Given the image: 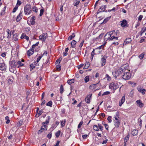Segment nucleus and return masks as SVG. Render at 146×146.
<instances>
[{
    "label": "nucleus",
    "mask_w": 146,
    "mask_h": 146,
    "mask_svg": "<svg viewBox=\"0 0 146 146\" xmlns=\"http://www.w3.org/2000/svg\"><path fill=\"white\" fill-rule=\"evenodd\" d=\"M48 119L46 120L44 122L42 123V124L43 125H45V126H46V125L48 124L49 122V120L50 119V116H48L47 117Z\"/></svg>",
    "instance_id": "nucleus-15"
},
{
    "label": "nucleus",
    "mask_w": 146,
    "mask_h": 146,
    "mask_svg": "<svg viewBox=\"0 0 146 146\" xmlns=\"http://www.w3.org/2000/svg\"><path fill=\"white\" fill-rule=\"evenodd\" d=\"M129 134L125 137L124 140V142L125 143H126L127 141L129 140Z\"/></svg>",
    "instance_id": "nucleus-24"
},
{
    "label": "nucleus",
    "mask_w": 146,
    "mask_h": 146,
    "mask_svg": "<svg viewBox=\"0 0 146 146\" xmlns=\"http://www.w3.org/2000/svg\"><path fill=\"white\" fill-rule=\"evenodd\" d=\"M105 78L107 79L108 80H111V78L110 76L108 74H106V75Z\"/></svg>",
    "instance_id": "nucleus-41"
},
{
    "label": "nucleus",
    "mask_w": 146,
    "mask_h": 146,
    "mask_svg": "<svg viewBox=\"0 0 146 146\" xmlns=\"http://www.w3.org/2000/svg\"><path fill=\"white\" fill-rule=\"evenodd\" d=\"M21 39L25 38L26 39L27 41L29 40V37L27 36L24 33H23L22 34V35L21 37Z\"/></svg>",
    "instance_id": "nucleus-17"
},
{
    "label": "nucleus",
    "mask_w": 146,
    "mask_h": 146,
    "mask_svg": "<svg viewBox=\"0 0 146 146\" xmlns=\"http://www.w3.org/2000/svg\"><path fill=\"white\" fill-rule=\"evenodd\" d=\"M30 22L31 23V25H34L35 23V21L32 19H31L30 20Z\"/></svg>",
    "instance_id": "nucleus-55"
},
{
    "label": "nucleus",
    "mask_w": 146,
    "mask_h": 146,
    "mask_svg": "<svg viewBox=\"0 0 146 146\" xmlns=\"http://www.w3.org/2000/svg\"><path fill=\"white\" fill-rule=\"evenodd\" d=\"M97 84H91L90 86V89H93V88H94L95 87V86Z\"/></svg>",
    "instance_id": "nucleus-34"
},
{
    "label": "nucleus",
    "mask_w": 146,
    "mask_h": 146,
    "mask_svg": "<svg viewBox=\"0 0 146 146\" xmlns=\"http://www.w3.org/2000/svg\"><path fill=\"white\" fill-rule=\"evenodd\" d=\"M113 122L114 125L116 128L119 127L120 125L121 119L119 117L118 112H116V114L114 115Z\"/></svg>",
    "instance_id": "nucleus-3"
},
{
    "label": "nucleus",
    "mask_w": 146,
    "mask_h": 146,
    "mask_svg": "<svg viewBox=\"0 0 146 146\" xmlns=\"http://www.w3.org/2000/svg\"><path fill=\"white\" fill-rule=\"evenodd\" d=\"M138 131L136 129L133 130L132 132V134L133 136L136 135L138 134Z\"/></svg>",
    "instance_id": "nucleus-23"
},
{
    "label": "nucleus",
    "mask_w": 146,
    "mask_h": 146,
    "mask_svg": "<svg viewBox=\"0 0 146 146\" xmlns=\"http://www.w3.org/2000/svg\"><path fill=\"white\" fill-rule=\"evenodd\" d=\"M94 129L96 131H98L99 130L98 127L96 125H94Z\"/></svg>",
    "instance_id": "nucleus-48"
},
{
    "label": "nucleus",
    "mask_w": 146,
    "mask_h": 146,
    "mask_svg": "<svg viewBox=\"0 0 146 146\" xmlns=\"http://www.w3.org/2000/svg\"><path fill=\"white\" fill-rule=\"evenodd\" d=\"M102 58L101 59V63L102 66H104L106 62V59L107 57L105 56H102Z\"/></svg>",
    "instance_id": "nucleus-9"
},
{
    "label": "nucleus",
    "mask_w": 146,
    "mask_h": 146,
    "mask_svg": "<svg viewBox=\"0 0 146 146\" xmlns=\"http://www.w3.org/2000/svg\"><path fill=\"white\" fill-rule=\"evenodd\" d=\"M30 70L31 71L33 69L35 68L34 66V64H31L30 65Z\"/></svg>",
    "instance_id": "nucleus-32"
},
{
    "label": "nucleus",
    "mask_w": 146,
    "mask_h": 146,
    "mask_svg": "<svg viewBox=\"0 0 146 146\" xmlns=\"http://www.w3.org/2000/svg\"><path fill=\"white\" fill-rule=\"evenodd\" d=\"M60 92L61 94H62L64 91V88L62 85H61L60 86Z\"/></svg>",
    "instance_id": "nucleus-36"
},
{
    "label": "nucleus",
    "mask_w": 146,
    "mask_h": 146,
    "mask_svg": "<svg viewBox=\"0 0 146 146\" xmlns=\"http://www.w3.org/2000/svg\"><path fill=\"white\" fill-rule=\"evenodd\" d=\"M60 133V131H58L56 133H55V136L56 137H59Z\"/></svg>",
    "instance_id": "nucleus-39"
},
{
    "label": "nucleus",
    "mask_w": 146,
    "mask_h": 146,
    "mask_svg": "<svg viewBox=\"0 0 146 146\" xmlns=\"http://www.w3.org/2000/svg\"><path fill=\"white\" fill-rule=\"evenodd\" d=\"M143 16L142 15H140L139 16V17L138 18V20L139 21H141L142 20V19L143 18Z\"/></svg>",
    "instance_id": "nucleus-59"
},
{
    "label": "nucleus",
    "mask_w": 146,
    "mask_h": 146,
    "mask_svg": "<svg viewBox=\"0 0 146 146\" xmlns=\"http://www.w3.org/2000/svg\"><path fill=\"white\" fill-rule=\"evenodd\" d=\"M32 10L33 11H35L36 13H37L38 12V9L36 7L34 6L32 8Z\"/></svg>",
    "instance_id": "nucleus-37"
},
{
    "label": "nucleus",
    "mask_w": 146,
    "mask_h": 146,
    "mask_svg": "<svg viewBox=\"0 0 146 146\" xmlns=\"http://www.w3.org/2000/svg\"><path fill=\"white\" fill-rule=\"evenodd\" d=\"M41 58H42V56H39V57H38L37 59V60H36V62H38L40 60Z\"/></svg>",
    "instance_id": "nucleus-63"
},
{
    "label": "nucleus",
    "mask_w": 146,
    "mask_h": 146,
    "mask_svg": "<svg viewBox=\"0 0 146 146\" xmlns=\"http://www.w3.org/2000/svg\"><path fill=\"white\" fill-rule=\"evenodd\" d=\"M137 90L139 92L141 93L143 95L145 94L146 92V90L145 89H142L140 87L139 88H137Z\"/></svg>",
    "instance_id": "nucleus-19"
},
{
    "label": "nucleus",
    "mask_w": 146,
    "mask_h": 146,
    "mask_svg": "<svg viewBox=\"0 0 146 146\" xmlns=\"http://www.w3.org/2000/svg\"><path fill=\"white\" fill-rule=\"evenodd\" d=\"M6 69V66L4 63H0V70L5 71Z\"/></svg>",
    "instance_id": "nucleus-10"
},
{
    "label": "nucleus",
    "mask_w": 146,
    "mask_h": 146,
    "mask_svg": "<svg viewBox=\"0 0 146 146\" xmlns=\"http://www.w3.org/2000/svg\"><path fill=\"white\" fill-rule=\"evenodd\" d=\"M110 92L109 91H106L104 92L102 95V96L104 95H107L110 94Z\"/></svg>",
    "instance_id": "nucleus-44"
},
{
    "label": "nucleus",
    "mask_w": 146,
    "mask_h": 146,
    "mask_svg": "<svg viewBox=\"0 0 146 146\" xmlns=\"http://www.w3.org/2000/svg\"><path fill=\"white\" fill-rule=\"evenodd\" d=\"M65 121H61V126L62 127H64L65 125Z\"/></svg>",
    "instance_id": "nucleus-51"
},
{
    "label": "nucleus",
    "mask_w": 146,
    "mask_h": 146,
    "mask_svg": "<svg viewBox=\"0 0 146 146\" xmlns=\"http://www.w3.org/2000/svg\"><path fill=\"white\" fill-rule=\"evenodd\" d=\"M34 50L31 49H30L27 52V55L28 56H30L34 53Z\"/></svg>",
    "instance_id": "nucleus-22"
},
{
    "label": "nucleus",
    "mask_w": 146,
    "mask_h": 146,
    "mask_svg": "<svg viewBox=\"0 0 146 146\" xmlns=\"http://www.w3.org/2000/svg\"><path fill=\"white\" fill-rule=\"evenodd\" d=\"M21 4V2L19 0H18L17 3V5H18L19 6H20Z\"/></svg>",
    "instance_id": "nucleus-60"
},
{
    "label": "nucleus",
    "mask_w": 146,
    "mask_h": 146,
    "mask_svg": "<svg viewBox=\"0 0 146 146\" xmlns=\"http://www.w3.org/2000/svg\"><path fill=\"white\" fill-rule=\"evenodd\" d=\"M6 53L5 52L2 53L1 55V56L3 57H5L6 56Z\"/></svg>",
    "instance_id": "nucleus-61"
},
{
    "label": "nucleus",
    "mask_w": 146,
    "mask_h": 146,
    "mask_svg": "<svg viewBox=\"0 0 146 146\" xmlns=\"http://www.w3.org/2000/svg\"><path fill=\"white\" fill-rule=\"evenodd\" d=\"M115 32V31L113 30L112 31L107 33L105 35L104 37V40H105L107 41L110 39L111 36L113 34V33Z\"/></svg>",
    "instance_id": "nucleus-6"
},
{
    "label": "nucleus",
    "mask_w": 146,
    "mask_h": 146,
    "mask_svg": "<svg viewBox=\"0 0 146 146\" xmlns=\"http://www.w3.org/2000/svg\"><path fill=\"white\" fill-rule=\"evenodd\" d=\"M89 80V77L88 76H86L84 78L85 82L87 83Z\"/></svg>",
    "instance_id": "nucleus-38"
},
{
    "label": "nucleus",
    "mask_w": 146,
    "mask_h": 146,
    "mask_svg": "<svg viewBox=\"0 0 146 146\" xmlns=\"http://www.w3.org/2000/svg\"><path fill=\"white\" fill-rule=\"evenodd\" d=\"M106 129L108 130V128H109V126L107 124H104Z\"/></svg>",
    "instance_id": "nucleus-62"
},
{
    "label": "nucleus",
    "mask_w": 146,
    "mask_h": 146,
    "mask_svg": "<svg viewBox=\"0 0 146 146\" xmlns=\"http://www.w3.org/2000/svg\"><path fill=\"white\" fill-rule=\"evenodd\" d=\"M89 62H87L86 64H85L84 67V69H86L88 68V67L89 66Z\"/></svg>",
    "instance_id": "nucleus-42"
},
{
    "label": "nucleus",
    "mask_w": 146,
    "mask_h": 146,
    "mask_svg": "<svg viewBox=\"0 0 146 146\" xmlns=\"http://www.w3.org/2000/svg\"><path fill=\"white\" fill-rule=\"evenodd\" d=\"M7 32L8 34V37H10L11 36V32L10 31L9 29H7Z\"/></svg>",
    "instance_id": "nucleus-35"
},
{
    "label": "nucleus",
    "mask_w": 146,
    "mask_h": 146,
    "mask_svg": "<svg viewBox=\"0 0 146 146\" xmlns=\"http://www.w3.org/2000/svg\"><path fill=\"white\" fill-rule=\"evenodd\" d=\"M41 130H42L43 131H45L47 130L46 126H45V125H43L41 127Z\"/></svg>",
    "instance_id": "nucleus-30"
},
{
    "label": "nucleus",
    "mask_w": 146,
    "mask_h": 146,
    "mask_svg": "<svg viewBox=\"0 0 146 146\" xmlns=\"http://www.w3.org/2000/svg\"><path fill=\"white\" fill-rule=\"evenodd\" d=\"M22 12L21 11L19 14L18 15L17 17L16 21L17 22L19 21L20 20L22 19L23 16L22 15Z\"/></svg>",
    "instance_id": "nucleus-11"
},
{
    "label": "nucleus",
    "mask_w": 146,
    "mask_h": 146,
    "mask_svg": "<svg viewBox=\"0 0 146 146\" xmlns=\"http://www.w3.org/2000/svg\"><path fill=\"white\" fill-rule=\"evenodd\" d=\"M75 34L73 33L72 34V35H71L68 38V40H72L73 39V38H74L75 37Z\"/></svg>",
    "instance_id": "nucleus-26"
},
{
    "label": "nucleus",
    "mask_w": 146,
    "mask_h": 146,
    "mask_svg": "<svg viewBox=\"0 0 146 146\" xmlns=\"http://www.w3.org/2000/svg\"><path fill=\"white\" fill-rule=\"evenodd\" d=\"M80 2L79 0H76L74 3V5L77 6L79 4Z\"/></svg>",
    "instance_id": "nucleus-43"
},
{
    "label": "nucleus",
    "mask_w": 146,
    "mask_h": 146,
    "mask_svg": "<svg viewBox=\"0 0 146 146\" xmlns=\"http://www.w3.org/2000/svg\"><path fill=\"white\" fill-rule=\"evenodd\" d=\"M122 73L123 74L121 77L124 80H129L133 77L132 74L130 72V70H129V68L127 69H125V72Z\"/></svg>",
    "instance_id": "nucleus-2"
},
{
    "label": "nucleus",
    "mask_w": 146,
    "mask_h": 146,
    "mask_svg": "<svg viewBox=\"0 0 146 146\" xmlns=\"http://www.w3.org/2000/svg\"><path fill=\"white\" fill-rule=\"evenodd\" d=\"M83 123V122L82 121H80L78 125V128H80L81 127V125H82Z\"/></svg>",
    "instance_id": "nucleus-52"
},
{
    "label": "nucleus",
    "mask_w": 146,
    "mask_h": 146,
    "mask_svg": "<svg viewBox=\"0 0 146 146\" xmlns=\"http://www.w3.org/2000/svg\"><path fill=\"white\" fill-rule=\"evenodd\" d=\"M106 6L103 5L100 7V8L99 9L98 11V13H100L102 12H104V11L106 9Z\"/></svg>",
    "instance_id": "nucleus-14"
},
{
    "label": "nucleus",
    "mask_w": 146,
    "mask_h": 146,
    "mask_svg": "<svg viewBox=\"0 0 146 146\" xmlns=\"http://www.w3.org/2000/svg\"><path fill=\"white\" fill-rule=\"evenodd\" d=\"M111 116H109L107 118L108 120L109 121V123H111Z\"/></svg>",
    "instance_id": "nucleus-57"
},
{
    "label": "nucleus",
    "mask_w": 146,
    "mask_h": 146,
    "mask_svg": "<svg viewBox=\"0 0 146 146\" xmlns=\"http://www.w3.org/2000/svg\"><path fill=\"white\" fill-rule=\"evenodd\" d=\"M30 28L29 27H26L25 29V31L27 32H29L30 31Z\"/></svg>",
    "instance_id": "nucleus-58"
},
{
    "label": "nucleus",
    "mask_w": 146,
    "mask_h": 146,
    "mask_svg": "<svg viewBox=\"0 0 146 146\" xmlns=\"http://www.w3.org/2000/svg\"><path fill=\"white\" fill-rule=\"evenodd\" d=\"M92 96V94H90L88 95L85 98V101L87 103H90V100Z\"/></svg>",
    "instance_id": "nucleus-12"
},
{
    "label": "nucleus",
    "mask_w": 146,
    "mask_h": 146,
    "mask_svg": "<svg viewBox=\"0 0 146 146\" xmlns=\"http://www.w3.org/2000/svg\"><path fill=\"white\" fill-rule=\"evenodd\" d=\"M31 5L30 4H27L24 7V12L25 15H29L32 11Z\"/></svg>",
    "instance_id": "nucleus-4"
},
{
    "label": "nucleus",
    "mask_w": 146,
    "mask_h": 146,
    "mask_svg": "<svg viewBox=\"0 0 146 146\" xmlns=\"http://www.w3.org/2000/svg\"><path fill=\"white\" fill-rule=\"evenodd\" d=\"M74 79H71L67 81V83L69 84H70L74 82Z\"/></svg>",
    "instance_id": "nucleus-27"
},
{
    "label": "nucleus",
    "mask_w": 146,
    "mask_h": 146,
    "mask_svg": "<svg viewBox=\"0 0 146 146\" xmlns=\"http://www.w3.org/2000/svg\"><path fill=\"white\" fill-rule=\"evenodd\" d=\"M47 106L51 107L52 105V102L50 101L48 102L46 104Z\"/></svg>",
    "instance_id": "nucleus-40"
},
{
    "label": "nucleus",
    "mask_w": 146,
    "mask_h": 146,
    "mask_svg": "<svg viewBox=\"0 0 146 146\" xmlns=\"http://www.w3.org/2000/svg\"><path fill=\"white\" fill-rule=\"evenodd\" d=\"M130 95L131 97H132L133 95V91L131 90L130 93Z\"/></svg>",
    "instance_id": "nucleus-64"
},
{
    "label": "nucleus",
    "mask_w": 146,
    "mask_h": 146,
    "mask_svg": "<svg viewBox=\"0 0 146 146\" xmlns=\"http://www.w3.org/2000/svg\"><path fill=\"white\" fill-rule=\"evenodd\" d=\"M146 31V27H143L141 29V31L142 33H144Z\"/></svg>",
    "instance_id": "nucleus-50"
},
{
    "label": "nucleus",
    "mask_w": 146,
    "mask_h": 146,
    "mask_svg": "<svg viewBox=\"0 0 146 146\" xmlns=\"http://www.w3.org/2000/svg\"><path fill=\"white\" fill-rule=\"evenodd\" d=\"M103 47L104 46L103 45H102L94 49V50L95 52V54H97L100 53L102 50V47Z\"/></svg>",
    "instance_id": "nucleus-7"
},
{
    "label": "nucleus",
    "mask_w": 146,
    "mask_h": 146,
    "mask_svg": "<svg viewBox=\"0 0 146 146\" xmlns=\"http://www.w3.org/2000/svg\"><path fill=\"white\" fill-rule=\"evenodd\" d=\"M131 41V38H127L125 40V41L124 42L123 45H126L127 44L130 43Z\"/></svg>",
    "instance_id": "nucleus-20"
},
{
    "label": "nucleus",
    "mask_w": 146,
    "mask_h": 146,
    "mask_svg": "<svg viewBox=\"0 0 146 146\" xmlns=\"http://www.w3.org/2000/svg\"><path fill=\"white\" fill-rule=\"evenodd\" d=\"M13 39L14 40H16L18 39V38L17 37V34H15L13 35Z\"/></svg>",
    "instance_id": "nucleus-46"
},
{
    "label": "nucleus",
    "mask_w": 146,
    "mask_h": 146,
    "mask_svg": "<svg viewBox=\"0 0 146 146\" xmlns=\"http://www.w3.org/2000/svg\"><path fill=\"white\" fill-rule=\"evenodd\" d=\"M98 128L100 129L102 131L103 129V127L102 126V125L100 124H98Z\"/></svg>",
    "instance_id": "nucleus-49"
},
{
    "label": "nucleus",
    "mask_w": 146,
    "mask_h": 146,
    "mask_svg": "<svg viewBox=\"0 0 146 146\" xmlns=\"http://www.w3.org/2000/svg\"><path fill=\"white\" fill-rule=\"evenodd\" d=\"M48 36L47 34L44 33H42L39 36V39L42 41H45L46 38Z\"/></svg>",
    "instance_id": "nucleus-8"
},
{
    "label": "nucleus",
    "mask_w": 146,
    "mask_h": 146,
    "mask_svg": "<svg viewBox=\"0 0 146 146\" xmlns=\"http://www.w3.org/2000/svg\"><path fill=\"white\" fill-rule=\"evenodd\" d=\"M109 86L110 89H113V90H115L119 88V85L116 83H111L110 84Z\"/></svg>",
    "instance_id": "nucleus-5"
},
{
    "label": "nucleus",
    "mask_w": 146,
    "mask_h": 146,
    "mask_svg": "<svg viewBox=\"0 0 146 146\" xmlns=\"http://www.w3.org/2000/svg\"><path fill=\"white\" fill-rule=\"evenodd\" d=\"M76 42L74 40L72 41L71 43V46L72 48H74L76 46Z\"/></svg>",
    "instance_id": "nucleus-25"
},
{
    "label": "nucleus",
    "mask_w": 146,
    "mask_h": 146,
    "mask_svg": "<svg viewBox=\"0 0 146 146\" xmlns=\"http://www.w3.org/2000/svg\"><path fill=\"white\" fill-rule=\"evenodd\" d=\"M144 54L143 53H142L141 54H140L139 56V57L140 59H142L144 56Z\"/></svg>",
    "instance_id": "nucleus-54"
},
{
    "label": "nucleus",
    "mask_w": 146,
    "mask_h": 146,
    "mask_svg": "<svg viewBox=\"0 0 146 146\" xmlns=\"http://www.w3.org/2000/svg\"><path fill=\"white\" fill-rule=\"evenodd\" d=\"M10 64L11 68L17 67V62H16L15 60L12 61L11 62Z\"/></svg>",
    "instance_id": "nucleus-13"
},
{
    "label": "nucleus",
    "mask_w": 146,
    "mask_h": 146,
    "mask_svg": "<svg viewBox=\"0 0 146 146\" xmlns=\"http://www.w3.org/2000/svg\"><path fill=\"white\" fill-rule=\"evenodd\" d=\"M110 17H107V18L105 19L102 23H107V22L110 20Z\"/></svg>",
    "instance_id": "nucleus-28"
},
{
    "label": "nucleus",
    "mask_w": 146,
    "mask_h": 146,
    "mask_svg": "<svg viewBox=\"0 0 146 146\" xmlns=\"http://www.w3.org/2000/svg\"><path fill=\"white\" fill-rule=\"evenodd\" d=\"M104 35V34L103 33H102V34H101L99 35V36L97 37L96 38L97 39H98L99 38H102L103 36Z\"/></svg>",
    "instance_id": "nucleus-56"
},
{
    "label": "nucleus",
    "mask_w": 146,
    "mask_h": 146,
    "mask_svg": "<svg viewBox=\"0 0 146 146\" xmlns=\"http://www.w3.org/2000/svg\"><path fill=\"white\" fill-rule=\"evenodd\" d=\"M125 101V96H124L122 97L121 100L119 102V106H121L123 104Z\"/></svg>",
    "instance_id": "nucleus-16"
},
{
    "label": "nucleus",
    "mask_w": 146,
    "mask_h": 146,
    "mask_svg": "<svg viewBox=\"0 0 146 146\" xmlns=\"http://www.w3.org/2000/svg\"><path fill=\"white\" fill-rule=\"evenodd\" d=\"M44 10L43 9H42L40 10V14L39 15L40 16H41L43 14Z\"/></svg>",
    "instance_id": "nucleus-47"
},
{
    "label": "nucleus",
    "mask_w": 146,
    "mask_h": 146,
    "mask_svg": "<svg viewBox=\"0 0 146 146\" xmlns=\"http://www.w3.org/2000/svg\"><path fill=\"white\" fill-rule=\"evenodd\" d=\"M129 67L128 64H125L121 66L119 68L113 71L112 72L113 76L115 77V78H117V77L121 75L122 72H125V69H127Z\"/></svg>",
    "instance_id": "nucleus-1"
},
{
    "label": "nucleus",
    "mask_w": 146,
    "mask_h": 146,
    "mask_svg": "<svg viewBox=\"0 0 146 146\" xmlns=\"http://www.w3.org/2000/svg\"><path fill=\"white\" fill-rule=\"evenodd\" d=\"M17 64H19V65H17V68H19L20 66H23V64L20 61H18L17 62Z\"/></svg>",
    "instance_id": "nucleus-29"
},
{
    "label": "nucleus",
    "mask_w": 146,
    "mask_h": 146,
    "mask_svg": "<svg viewBox=\"0 0 146 146\" xmlns=\"http://www.w3.org/2000/svg\"><path fill=\"white\" fill-rule=\"evenodd\" d=\"M118 37H117L115 36H112L110 38V40H113L114 39L115 40H117Z\"/></svg>",
    "instance_id": "nucleus-31"
},
{
    "label": "nucleus",
    "mask_w": 146,
    "mask_h": 146,
    "mask_svg": "<svg viewBox=\"0 0 146 146\" xmlns=\"http://www.w3.org/2000/svg\"><path fill=\"white\" fill-rule=\"evenodd\" d=\"M127 24V21L125 20H123L121 22V25L122 27H124L126 26Z\"/></svg>",
    "instance_id": "nucleus-18"
},
{
    "label": "nucleus",
    "mask_w": 146,
    "mask_h": 146,
    "mask_svg": "<svg viewBox=\"0 0 146 146\" xmlns=\"http://www.w3.org/2000/svg\"><path fill=\"white\" fill-rule=\"evenodd\" d=\"M38 44H39V42H37L35 44H33L32 46V48H31L32 49L34 50V49H35V46H38Z\"/></svg>",
    "instance_id": "nucleus-33"
},
{
    "label": "nucleus",
    "mask_w": 146,
    "mask_h": 146,
    "mask_svg": "<svg viewBox=\"0 0 146 146\" xmlns=\"http://www.w3.org/2000/svg\"><path fill=\"white\" fill-rule=\"evenodd\" d=\"M136 102L138 104V106L140 108H142L143 106V104L142 103L141 100H137Z\"/></svg>",
    "instance_id": "nucleus-21"
},
{
    "label": "nucleus",
    "mask_w": 146,
    "mask_h": 146,
    "mask_svg": "<svg viewBox=\"0 0 146 146\" xmlns=\"http://www.w3.org/2000/svg\"><path fill=\"white\" fill-rule=\"evenodd\" d=\"M56 100L58 101H61L62 100V96L57 97Z\"/></svg>",
    "instance_id": "nucleus-45"
},
{
    "label": "nucleus",
    "mask_w": 146,
    "mask_h": 146,
    "mask_svg": "<svg viewBox=\"0 0 146 146\" xmlns=\"http://www.w3.org/2000/svg\"><path fill=\"white\" fill-rule=\"evenodd\" d=\"M18 8V6L17 5L16 6L13 10V12L15 13V12L16 10Z\"/></svg>",
    "instance_id": "nucleus-53"
}]
</instances>
